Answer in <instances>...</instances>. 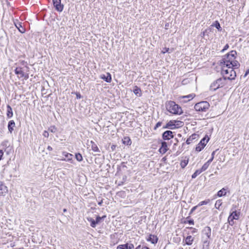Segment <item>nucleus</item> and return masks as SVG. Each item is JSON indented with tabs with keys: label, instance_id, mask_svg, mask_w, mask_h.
Instances as JSON below:
<instances>
[{
	"label": "nucleus",
	"instance_id": "nucleus-19",
	"mask_svg": "<svg viewBox=\"0 0 249 249\" xmlns=\"http://www.w3.org/2000/svg\"><path fill=\"white\" fill-rule=\"evenodd\" d=\"M90 144H89V146H91V149L95 152H100V150L99 149L97 144L92 141H91L90 142Z\"/></svg>",
	"mask_w": 249,
	"mask_h": 249
},
{
	"label": "nucleus",
	"instance_id": "nucleus-17",
	"mask_svg": "<svg viewBox=\"0 0 249 249\" xmlns=\"http://www.w3.org/2000/svg\"><path fill=\"white\" fill-rule=\"evenodd\" d=\"M158 238L157 236L150 234L148 238L147 239V241L150 242L152 244H155L157 243Z\"/></svg>",
	"mask_w": 249,
	"mask_h": 249
},
{
	"label": "nucleus",
	"instance_id": "nucleus-4",
	"mask_svg": "<svg viewBox=\"0 0 249 249\" xmlns=\"http://www.w3.org/2000/svg\"><path fill=\"white\" fill-rule=\"evenodd\" d=\"M18 67L15 70V73L16 74L19 75L20 74V72H23L24 70V68H25L27 71L29 69L28 67V64L27 62L24 60H19L18 62L15 64Z\"/></svg>",
	"mask_w": 249,
	"mask_h": 249
},
{
	"label": "nucleus",
	"instance_id": "nucleus-3",
	"mask_svg": "<svg viewBox=\"0 0 249 249\" xmlns=\"http://www.w3.org/2000/svg\"><path fill=\"white\" fill-rule=\"evenodd\" d=\"M226 78H219L213 81L210 87L211 90L215 91L220 87H223L225 84Z\"/></svg>",
	"mask_w": 249,
	"mask_h": 249
},
{
	"label": "nucleus",
	"instance_id": "nucleus-27",
	"mask_svg": "<svg viewBox=\"0 0 249 249\" xmlns=\"http://www.w3.org/2000/svg\"><path fill=\"white\" fill-rule=\"evenodd\" d=\"M194 241V238L191 235L186 237L185 239V243L187 245H191L192 244Z\"/></svg>",
	"mask_w": 249,
	"mask_h": 249
},
{
	"label": "nucleus",
	"instance_id": "nucleus-20",
	"mask_svg": "<svg viewBox=\"0 0 249 249\" xmlns=\"http://www.w3.org/2000/svg\"><path fill=\"white\" fill-rule=\"evenodd\" d=\"M133 91L134 93L138 97H141L142 95V90L141 89L137 86H135L134 87Z\"/></svg>",
	"mask_w": 249,
	"mask_h": 249
},
{
	"label": "nucleus",
	"instance_id": "nucleus-41",
	"mask_svg": "<svg viewBox=\"0 0 249 249\" xmlns=\"http://www.w3.org/2000/svg\"><path fill=\"white\" fill-rule=\"evenodd\" d=\"M184 124V123L183 122L179 121H176V126H178V128L183 126Z\"/></svg>",
	"mask_w": 249,
	"mask_h": 249
},
{
	"label": "nucleus",
	"instance_id": "nucleus-1",
	"mask_svg": "<svg viewBox=\"0 0 249 249\" xmlns=\"http://www.w3.org/2000/svg\"><path fill=\"white\" fill-rule=\"evenodd\" d=\"M166 109L171 113L175 115H180L182 113L181 107L172 101H169L166 103Z\"/></svg>",
	"mask_w": 249,
	"mask_h": 249
},
{
	"label": "nucleus",
	"instance_id": "nucleus-49",
	"mask_svg": "<svg viewBox=\"0 0 249 249\" xmlns=\"http://www.w3.org/2000/svg\"><path fill=\"white\" fill-rule=\"evenodd\" d=\"M76 96L77 99H80L82 98V96L81 95V94L79 92H76Z\"/></svg>",
	"mask_w": 249,
	"mask_h": 249
},
{
	"label": "nucleus",
	"instance_id": "nucleus-60",
	"mask_svg": "<svg viewBox=\"0 0 249 249\" xmlns=\"http://www.w3.org/2000/svg\"><path fill=\"white\" fill-rule=\"evenodd\" d=\"M102 203H103V200H101L100 202H98V205L101 206V205H102Z\"/></svg>",
	"mask_w": 249,
	"mask_h": 249
},
{
	"label": "nucleus",
	"instance_id": "nucleus-37",
	"mask_svg": "<svg viewBox=\"0 0 249 249\" xmlns=\"http://www.w3.org/2000/svg\"><path fill=\"white\" fill-rule=\"evenodd\" d=\"M75 158L78 161H81L83 160L82 155L79 153L75 154Z\"/></svg>",
	"mask_w": 249,
	"mask_h": 249
},
{
	"label": "nucleus",
	"instance_id": "nucleus-7",
	"mask_svg": "<svg viewBox=\"0 0 249 249\" xmlns=\"http://www.w3.org/2000/svg\"><path fill=\"white\" fill-rule=\"evenodd\" d=\"M209 138L206 135L199 142L196 147V150L197 152H200L205 146L206 143L208 142Z\"/></svg>",
	"mask_w": 249,
	"mask_h": 249
},
{
	"label": "nucleus",
	"instance_id": "nucleus-43",
	"mask_svg": "<svg viewBox=\"0 0 249 249\" xmlns=\"http://www.w3.org/2000/svg\"><path fill=\"white\" fill-rule=\"evenodd\" d=\"M162 124V122H158L156 125L155 126L154 128V130H156Z\"/></svg>",
	"mask_w": 249,
	"mask_h": 249
},
{
	"label": "nucleus",
	"instance_id": "nucleus-46",
	"mask_svg": "<svg viewBox=\"0 0 249 249\" xmlns=\"http://www.w3.org/2000/svg\"><path fill=\"white\" fill-rule=\"evenodd\" d=\"M229 48V46L228 44H226L224 46V48L222 50L221 52H224L225 51L227 50Z\"/></svg>",
	"mask_w": 249,
	"mask_h": 249
},
{
	"label": "nucleus",
	"instance_id": "nucleus-29",
	"mask_svg": "<svg viewBox=\"0 0 249 249\" xmlns=\"http://www.w3.org/2000/svg\"><path fill=\"white\" fill-rule=\"evenodd\" d=\"M212 26L215 27L219 31H221L222 30L219 22L217 20L213 23Z\"/></svg>",
	"mask_w": 249,
	"mask_h": 249
},
{
	"label": "nucleus",
	"instance_id": "nucleus-9",
	"mask_svg": "<svg viewBox=\"0 0 249 249\" xmlns=\"http://www.w3.org/2000/svg\"><path fill=\"white\" fill-rule=\"evenodd\" d=\"M162 138L164 140H169L173 138V132L170 130H166L162 133Z\"/></svg>",
	"mask_w": 249,
	"mask_h": 249
},
{
	"label": "nucleus",
	"instance_id": "nucleus-8",
	"mask_svg": "<svg viewBox=\"0 0 249 249\" xmlns=\"http://www.w3.org/2000/svg\"><path fill=\"white\" fill-rule=\"evenodd\" d=\"M61 0H53V6L58 12H62L63 10L64 5L61 4Z\"/></svg>",
	"mask_w": 249,
	"mask_h": 249
},
{
	"label": "nucleus",
	"instance_id": "nucleus-53",
	"mask_svg": "<svg viewBox=\"0 0 249 249\" xmlns=\"http://www.w3.org/2000/svg\"><path fill=\"white\" fill-rule=\"evenodd\" d=\"M8 143V142L7 141H4L2 142V145L3 146H7V143Z\"/></svg>",
	"mask_w": 249,
	"mask_h": 249
},
{
	"label": "nucleus",
	"instance_id": "nucleus-40",
	"mask_svg": "<svg viewBox=\"0 0 249 249\" xmlns=\"http://www.w3.org/2000/svg\"><path fill=\"white\" fill-rule=\"evenodd\" d=\"M222 202L221 200H218L216 201L215 204V207L216 209H219V207L221 205Z\"/></svg>",
	"mask_w": 249,
	"mask_h": 249
},
{
	"label": "nucleus",
	"instance_id": "nucleus-51",
	"mask_svg": "<svg viewBox=\"0 0 249 249\" xmlns=\"http://www.w3.org/2000/svg\"><path fill=\"white\" fill-rule=\"evenodd\" d=\"M116 147V145H114V144H112L111 146V149H112V151H114Z\"/></svg>",
	"mask_w": 249,
	"mask_h": 249
},
{
	"label": "nucleus",
	"instance_id": "nucleus-59",
	"mask_svg": "<svg viewBox=\"0 0 249 249\" xmlns=\"http://www.w3.org/2000/svg\"><path fill=\"white\" fill-rule=\"evenodd\" d=\"M205 32H206V30L201 33V36H205Z\"/></svg>",
	"mask_w": 249,
	"mask_h": 249
},
{
	"label": "nucleus",
	"instance_id": "nucleus-31",
	"mask_svg": "<svg viewBox=\"0 0 249 249\" xmlns=\"http://www.w3.org/2000/svg\"><path fill=\"white\" fill-rule=\"evenodd\" d=\"M123 142L127 145H130L131 144V140L129 137H124L123 140Z\"/></svg>",
	"mask_w": 249,
	"mask_h": 249
},
{
	"label": "nucleus",
	"instance_id": "nucleus-13",
	"mask_svg": "<svg viewBox=\"0 0 249 249\" xmlns=\"http://www.w3.org/2000/svg\"><path fill=\"white\" fill-rule=\"evenodd\" d=\"M14 24L20 33L22 34L25 33L26 30L25 28L22 26L21 22H19L18 20H16V21L14 22Z\"/></svg>",
	"mask_w": 249,
	"mask_h": 249
},
{
	"label": "nucleus",
	"instance_id": "nucleus-34",
	"mask_svg": "<svg viewBox=\"0 0 249 249\" xmlns=\"http://www.w3.org/2000/svg\"><path fill=\"white\" fill-rule=\"evenodd\" d=\"M202 172L201 171L200 169L196 170L195 172L192 175V178H196L198 175L200 174Z\"/></svg>",
	"mask_w": 249,
	"mask_h": 249
},
{
	"label": "nucleus",
	"instance_id": "nucleus-39",
	"mask_svg": "<svg viewBox=\"0 0 249 249\" xmlns=\"http://www.w3.org/2000/svg\"><path fill=\"white\" fill-rule=\"evenodd\" d=\"M194 97H195V95L193 94H189V95H187V96H184L182 97V98H187V99H188V100H187L186 101H189L191 99H193V98Z\"/></svg>",
	"mask_w": 249,
	"mask_h": 249
},
{
	"label": "nucleus",
	"instance_id": "nucleus-12",
	"mask_svg": "<svg viewBox=\"0 0 249 249\" xmlns=\"http://www.w3.org/2000/svg\"><path fill=\"white\" fill-rule=\"evenodd\" d=\"M134 247L133 244L127 243L124 244L119 245L117 246V249H133Z\"/></svg>",
	"mask_w": 249,
	"mask_h": 249
},
{
	"label": "nucleus",
	"instance_id": "nucleus-45",
	"mask_svg": "<svg viewBox=\"0 0 249 249\" xmlns=\"http://www.w3.org/2000/svg\"><path fill=\"white\" fill-rule=\"evenodd\" d=\"M188 229H191L192 231H191V233L192 234H194L197 231V230L195 229V228H194L193 227H189V228H188Z\"/></svg>",
	"mask_w": 249,
	"mask_h": 249
},
{
	"label": "nucleus",
	"instance_id": "nucleus-10",
	"mask_svg": "<svg viewBox=\"0 0 249 249\" xmlns=\"http://www.w3.org/2000/svg\"><path fill=\"white\" fill-rule=\"evenodd\" d=\"M176 120H171L165 126H163V129L169 128L174 129L178 128V126H176Z\"/></svg>",
	"mask_w": 249,
	"mask_h": 249
},
{
	"label": "nucleus",
	"instance_id": "nucleus-14",
	"mask_svg": "<svg viewBox=\"0 0 249 249\" xmlns=\"http://www.w3.org/2000/svg\"><path fill=\"white\" fill-rule=\"evenodd\" d=\"M237 54V52L236 51L232 50L229 53H227L225 56V58L227 59H230V60H234L236 56L235 55Z\"/></svg>",
	"mask_w": 249,
	"mask_h": 249
},
{
	"label": "nucleus",
	"instance_id": "nucleus-54",
	"mask_svg": "<svg viewBox=\"0 0 249 249\" xmlns=\"http://www.w3.org/2000/svg\"><path fill=\"white\" fill-rule=\"evenodd\" d=\"M47 150H48L49 151H50L53 150V148L51 146H48L47 147Z\"/></svg>",
	"mask_w": 249,
	"mask_h": 249
},
{
	"label": "nucleus",
	"instance_id": "nucleus-55",
	"mask_svg": "<svg viewBox=\"0 0 249 249\" xmlns=\"http://www.w3.org/2000/svg\"><path fill=\"white\" fill-rule=\"evenodd\" d=\"M216 150L215 151H213L212 153V157H213L214 158V156L215 154V152H216Z\"/></svg>",
	"mask_w": 249,
	"mask_h": 249
},
{
	"label": "nucleus",
	"instance_id": "nucleus-56",
	"mask_svg": "<svg viewBox=\"0 0 249 249\" xmlns=\"http://www.w3.org/2000/svg\"><path fill=\"white\" fill-rule=\"evenodd\" d=\"M248 74H249V69H248V70L246 71V73H245V76H247Z\"/></svg>",
	"mask_w": 249,
	"mask_h": 249
},
{
	"label": "nucleus",
	"instance_id": "nucleus-28",
	"mask_svg": "<svg viewBox=\"0 0 249 249\" xmlns=\"http://www.w3.org/2000/svg\"><path fill=\"white\" fill-rule=\"evenodd\" d=\"M226 194L227 193L226 192V189L224 188H223L217 192V196L218 197H221L223 196H225Z\"/></svg>",
	"mask_w": 249,
	"mask_h": 249
},
{
	"label": "nucleus",
	"instance_id": "nucleus-38",
	"mask_svg": "<svg viewBox=\"0 0 249 249\" xmlns=\"http://www.w3.org/2000/svg\"><path fill=\"white\" fill-rule=\"evenodd\" d=\"M210 164L208 163V162H206L205 163L203 164V165L202 166L201 168L200 169L202 172H203L205 171L209 167Z\"/></svg>",
	"mask_w": 249,
	"mask_h": 249
},
{
	"label": "nucleus",
	"instance_id": "nucleus-15",
	"mask_svg": "<svg viewBox=\"0 0 249 249\" xmlns=\"http://www.w3.org/2000/svg\"><path fill=\"white\" fill-rule=\"evenodd\" d=\"M8 192V188L2 182H0V196H5Z\"/></svg>",
	"mask_w": 249,
	"mask_h": 249
},
{
	"label": "nucleus",
	"instance_id": "nucleus-16",
	"mask_svg": "<svg viewBox=\"0 0 249 249\" xmlns=\"http://www.w3.org/2000/svg\"><path fill=\"white\" fill-rule=\"evenodd\" d=\"M198 138V135L194 133L190 136L186 140V143L187 144H190L194 140H197Z\"/></svg>",
	"mask_w": 249,
	"mask_h": 249
},
{
	"label": "nucleus",
	"instance_id": "nucleus-11",
	"mask_svg": "<svg viewBox=\"0 0 249 249\" xmlns=\"http://www.w3.org/2000/svg\"><path fill=\"white\" fill-rule=\"evenodd\" d=\"M161 146L160 148L159 151L161 154H165L168 150L167 147V143L166 142L163 141L161 143Z\"/></svg>",
	"mask_w": 249,
	"mask_h": 249
},
{
	"label": "nucleus",
	"instance_id": "nucleus-25",
	"mask_svg": "<svg viewBox=\"0 0 249 249\" xmlns=\"http://www.w3.org/2000/svg\"><path fill=\"white\" fill-rule=\"evenodd\" d=\"M87 220L90 223V226L92 228H95L96 226L97 223H96L95 220H94L93 218L88 217L87 218Z\"/></svg>",
	"mask_w": 249,
	"mask_h": 249
},
{
	"label": "nucleus",
	"instance_id": "nucleus-50",
	"mask_svg": "<svg viewBox=\"0 0 249 249\" xmlns=\"http://www.w3.org/2000/svg\"><path fill=\"white\" fill-rule=\"evenodd\" d=\"M187 222L190 225H194V221L193 219H190L188 221H187Z\"/></svg>",
	"mask_w": 249,
	"mask_h": 249
},
{
	"label": "nucleus",
	"instance_id": "nucleus-33",
	"mask_svg": "<svg viewBox=\"0 0 249 249\" xmlns=\"http://www.w3.org/2000/svg\"><path fill=\"white\" fill-rule=\"evenodd\" d=\"M189 161V159H187V160H183L181 161L180 162V166L182 168H184L186 165L188 164Z\"/></svg>",
	"mask_w": 249,
	"mask_h": 249
},
{
	"label": "nucleus",
	"instance_id": "nucleus-47",
	"mask_svg": "<svg viewBox=\"0 0 249 249\" xmlns=\"http://www.w3.org/2000/svg\"><path fill=\"white\" fill-rule=\"evenodd\" d=\"M198 207V205H196V206H194V207H193V208H192V209L191 210V211H190V213L191 214V213H192L193 212H194V211L196 209V208H197Z\"/></svg>",
	"mask_w": 249,
	"mask_h": 249
},
{
	"label": "nucleus",
	"instance_id": "nucleus-61",
	"mask_svg": "<svg viewBox=\"0 0 249 249\" xmlns=\"http://www.w3.org/2000/svg\"><path fill=\"white\" fill-rule=\"evenodd\" d=\"M67 211V210L66 209H63V212H66Z\"/></svg>",
	"mask_w": 249,
	"mask_h": 249
},
{
	"label": "nucleus",
	"instance_id": "nucleus-24",
	"mask_svg": "<svg viewBox=\"0 0 249 249\" xmlns=\"http://www.w3.org/2000/svg\"><path fill=\"white\" fill-rule=\"evenodd\" d=\"M204 232L207 237L209 238L211 235V229L210 227L207 226L204 229Z\"/></svg>",
	"mask_w": 249,
	"mask_h": 249
},
{
	"label": "nucleus",
	"instance_id": "nucleus-2",
	"mask_svg": "<svg viewBox=\"0 0 249 249\" xmlns=\"http://www.w3.org/2000/svg\"><path fill=\"white\" fill-rule=\"evenodd\" d=\"M236 206H233L230 211V215L228 218V221L229 224L233 226L234 224V220H237L239 219L240 213H237L235 210Z\"/></svg>",
	"mask_w": 249,
	"mask_h": 249
},
{
	"label": "nucleus",
	"instance_id": "nucleus-26",
	"mask_svg": "<svg viewBox=\"0 0 249 249\" xmlns=\"http://www.w3.org/2000/svg\"><path fill=\"white\" fill-rule=\"evenodd\" d=\"M224 65L226 66L228 69L231 68V61L230 59H227L226 58L223 59Z\"/></svg>",
	"mask_w": 249,
	"mask_h": 249
},
{
	"label": "nucleus",
	"instance_id": "nucleus-21",
	"mask_svg": "<svg viewBox=\"0 0 249 249\" xmlns=\"http://www.w3.org/2000/svg\"><path fill=\"white\" fill-rule=\"evenodd\" d=\"M107 75L106 76L105 75H102L101 76V78L104 80L107 83H110L111 81V74L109 73H107Z\"/></svg>",
	"mask_w": 249,
	"mask_h": 249
},
{
	"label": "nucleus",
	"instance_id": "nucleus-57",
	"mask_svg": "<svg viewBox=\"0 0 249 249\" xmlns=\"http://www.w3.org/2000/svg\"><path fill=\"white\" fill-rule=\"evenodd\" d=\"M141 249H150L147 246H144V247H142Z\"/></svg>",
	"mask_w": 249,
	"mask_h": 249
},
{
	"label": "nucleus",
	"instance_id": "nucleus-23",
	"mask_svg": "<svg viewBox=\"0 0 249 249\" xmlns=\"http://www.w3.org/2000/svg\"><path fill=\"white\" fill-rule=\"evenodd\" d=\"M63 154L67 159V160H66V159H62L61 160H62L71 161L72 160V154H71L70 153H67L66 152H63Z\"/></svg>",
	"mask_w": 249,
	"mask_h": 249
},
{
	"label": "nucleus",
	"instance_id": "nucleus-44",
	"mask_svg": "<svg viewBox=\"0 0 249 249\" xmlns=\"http://www.w3.org/2000/svg\"><path fill=\"white\" fill-rule=\"evenodd\" d=\"M169 50V48L165 47V48L162 49V50L161 51V53H166L168 52Z\"/></svg>",
	"mask_w": 249,
	"mask_h": 249
},
{
	"label": "nucleus",
	"instance_id": "nucleus-48",
	"mask_svg": "<svg viewBox=\"0 0 249 249\" xmlns=\"http://www.w3.org/2000/svg\"><path fill=\"white\" fill-rule=\"evenodd\" d=\"M43 135L46 138L49 137V133L47 131H44Z\"/></svg>",
	"mask_w": 249,
	"mask_h": 249
},
{
	"label": "nucleus",
	"instance_id": "nucleus-62",
	"mask_svg": "<svg viewBox=\"0 0 249 249\" xmlns=\"http://www.w3.org/2000/svg\"><path fill=\"white\" fill-rule=\"evenodd\" d=\"M228 1H230L231 0H228Z\"/></svg>",
	"mask_w": 249,
	"mask_h": 249
},
{
	"label": "nucleus",
	"instance_id": "nucleus-58",
	"mask_svg": "<svg viewBox=\"0 0 249 249\" xmlns=\"http://www.w3.org/2000/svg\"><path fill=\"white\" fill-rule=\"evenodd\" d=\"M141 245H139L138 246H137L135 249H141Z\"/></svg>",
	"mask_w": 249,
	"mask_h": 249
},
{
	"label": "nucleus",
	"instance_id": "nucleus-30",
	"mask_svg": "<svg viewBox=\"0 0 249 249\" xmlns=\"http://www.w3.org/2000/svg\"><path fill=\"white\" fill-rule=\"evenodd\" d=\"M240 66V64L237 61L232 60H231V68L237 69Z\"/></svg>",
	"mask_w": 249,
	"mask_h": 249
},
{
	"label": "nucleus",
	"instance_id": "nucleus-6",
	"mask_svg": "<svg viewBox=\"0 0 249 249\" xmlns=\"http://www.w3.org/2000/svg\"><path fill=\"white\" fill-rule=\"evenodd\" d=\"M222 73L223 75H229L227 78L229 80L234 79L236 76V72L232 68L225 69L224 68L222 69Z\"/></svg>",
	"mask_w": 249,
	"mask_h": 249
},
{
	"label": "nucleus",
	"instance_id": "nucleus-22",
	"mask_svg": "<svg viewBox=\"0 0 249 249\" xmlns=\"http://www.w3.org/2000/svg\"><path fill=\"white\" fill-rule=\"evenodd\" d=\"M7 113H6L7 117L8 118H11L12 117V116L13 115L12 108L11 107V106L10 105H8L7 106Z\"/></svg>",
	"mask_w": 249,
	"mask_h": 249
},
{
	"label": "nucleus",
	"instance_id": "nucleus-36",
	"mask_svg": "<svg viewBox=\"0 0 249 249\" xmlns=\"http://www.w3.org/2000/svg\"><path fill=\"white\" fill-rule=\"evenodd\" d=\"M210 202V200L209 199H206L205 200H204V201L200 202L197 205L199 207V206H202L203 205H206V204H208Z\"/></svg>",
	"mask_w": 249,
	"mask_h": 249
},
{
	"label": "nucleus",
	"instance_id": "nucleus-35",
	"mask_svg": "<svg viewBox=\"0 0 249 249\" xmlns=\"http://www.w3.org/2000/svg\"><path fill=\"white\" fill-rule=\"evenodd\" d=\"M20 74L19 75H20V78H24L25 79H27L29 78V75L28 73H25L24 71L21 72H20Z\"/></svg>",
	"mask_w": 249,
	"mask_h": 249
},
{
	"label": "nucleus",
	"instance_id": "nucleus-52",
	"mask_svg": "<svg viewBox=\"0 0 249 249\" xmlns=\"http://www.w3.org/2000/svg\"><path fill=\"white\" fill-rule=\"evenodd\" d=\"M213 160V157H211V158L208 160V161H207L208 163L210 164V163Z\"/></svg>",
	"mask_w": 249,
	"mask_h": 249
},
{
	"label": "nucleus",
	"instance_id": "nucleus-5",
	"mask_svg": "<svg viewBox=\"0 0 249 249\" xmlns=\"http://www.w3.org/2000/svg\"><path fill=\"white\" fill-rule=\"evenodd\" d=\"M210 107L209 103L207 101L200 102L195 106V109L197 111H206Z\"/></svg>",
	"mask_w": 249,
	"mask_h": 249
},
{
	"label": "nucleus",
	"instance_id": "nucleus-18",
	"mask_svg": "<svg viewBox=\"0 0 249 249\" xmlns=\"http://www.w3.org/2000/svg\"><path fill=\"white\" fill-rule=\"evenodd\" d=\"M16 126L14 120H10L8 122V128L9 131L12 133L14 130V128Z\"/></svg>",
	"mask_w": 249,
	"mask_h": 249
},
{
	"label": "nucleus",
	"instance_id": "nucleus-32",
	"mask_svg": "<svg viewBox=\"0 0 249 249\" xmlns=\"http://www.w3.org/2000/svg\"><path fill=\"white\" fill-rule=\"evenodd\" d=\"M106 217V215H103L102 217L100 216L99 215L96 216L95 219L96 223H97V224L101 223V221L104 220Z\"/></svg>",
	"mask_w": 249,
	"mask_h": 249
},
{
	"label": "nucleus",
	"instance_id": "nucleus-42",
	"mask_svg": "<svg viewBox=\"0 0 249 249\" xmlns=\"http://www.w3.org/2000/svg\"><path fill=\"white\" fill-rule=\"evenodd\" d=\"M49 130L51 131V132L55 133L57 130V128L55 126H52L49 128Z\"/></svg>",
	"mask_w": 249,
	"mask_h": 249
}]
</instances>
